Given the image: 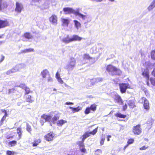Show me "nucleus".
Instances as JSON below:
<instances>
[{
  "instance_id": "1",
  "label": "nucleus",
  "mask_w": 155,
  "mask_h": 155,
  "mask_svg": "<svg viewBox=\"0 0 155 155\" xmlns=\"http://www.w3.org/2000/svg\"><path fill=\"white\" fill-rule=\"evenodd\" d=\"M107 70L109 74L112 76L120 75L122 73L120 69L111 65H109L107 66Z\"/></svg>"
},
{
  "instance_id": "2",
  "label": "nucleus",
  "mask_w": 155,
  "mask_h": 155,
  "mask_svg": "<svg viewBox=\"0 0 155 155\" xmlns=\"http://www.w3.org/2000/svg\"><path fill=\"white\" fill-rule=\"evenodd\" d=\"M82 39V38L78 35H74L71 38H70L69 35H68L66 37L63 38L62 39L61 41L64 43L67 44L73 41H80Z\"/></svg>"
},
{
  "instance_id": "3",
  "label": "nucleus",
  "mask_w": 155,
  "mask_h": 155,
  "mask_svg": "<svg viewBox=\"0 0 155 155\" xmlns=\"http://www.w3.org/2000/svg\"><path fill=\"white\" fill-rule=\"evenodd\" d=\"M54 114V112H51L48 115L43 114L41 116V121H43V122L46 121L51 122V118L53 116ZM51 125H52L51 123Z\"/></svg>"
},
{
  "instance_id": "4",
  "label": "nucleus",
  "mask_w": 155,
  "mask_h": 155,
  "mask_svg": "<svg viewBox=\"0 0 155 155\" xmlns=\"http://www.w3.org/2000/svg\"><path fill=\"white\" fill-rule=\"evenodd\" d=\"M76 65V61L74 58H71L68 64L66 67V68L68 71H72Z\"/></svg>"
},
{
  "instance_id": "5",
  "label": "nucleus",
  "mask_w": 155,
  "mask_h": 155,
  "mask_svg": "<svg viewBox=\"0 0 155 155\" xmlns=\"http://www.w3.org/2000/svg\"><path fill=\"white\" fill-rule=\"evenodd\" d=\"M132 132L135 135H139L142 132V128L140 124L134 126L132 128Z\"/></svg>"
},
{
  "instance_id": "6",
  "label": "nucleus",
  "mask_w": 155,
  "mask_h": 155,
  "mask_svg": "<svg viewBox=\"0 0 155 155\" xmlns=\"http://www.w3.org/2000/svg\"><path fill=\"white\" fill-rule=\"evenodd\" d=\"M119 85L120 92L122 93H125L127 89L130 87V85L127 83L120 84Z\"/></svg>"
},
{
  "instance_id": "7",
  "label": "nucleus",
  "mask_w": 155,
  "mask_h": 155,
  "mask_svg": "<svg viewBox=\"0 0 155 155\" xmlns=\"http://www.w3.org/2000/svg\"><path fill=\"white\" fill-rule=\"evenodd\" d=\"M97 108V105L94 104H92L90 107H87L84 113L86 114H87L90 112L91 110L93 111H95Z\"/></svg>"
},
{
  "instance_id": "8",
  "label": "nucleus",
  "mask_w": 155,
  "mask_h": 155,
  "mask_svg": "<svg viewBox=\"0 0 155 155\" xmlns=\"http://www.w3.org/2000/svg\"><path fill=\"white\" fill-rule=\"evenodd\" d=\"M140 102L143 103V107L145 109L148 110L149 109V103L148 101L144 97H142L140 100Z\"/></svg>"
},
{
  "instance_id": "9",
  "label": "nucleus",
  "mask_w": 155,
  "mask_h": 155,
  "mask_svg": "<svg viewBox=\"0 0 155 155\" xmlns=\"http://www.w3.org/2000/svg\"><path fill=\"white\" fill-rule=\"evenodd\" d=\"M54 136V134L52 132H51L46 135L44 136V137L46 140L49 141L53 140V138Z\"/></svg>"
},
{
  "instance_id": "10",
  "label": "nucleus",
  "mask_w": 155,
  "mask_h": 155,
  "mask_svg": "<svg viewBox=\"0 0 155 155\" xmlns=\"http://www.w3.org/2000/svg\"><path fill=\"white\" fill-rule=\"evenodd\" d=\"M15 11L18 13H20L22 10L23 8V6L21 3L18 2H16L15 5Z\"/></svg>"
},
{
  "instance_id": "11",
  "label": "nucleus",
  "mask_w": 155,
  "mask_h": 155,
  "mask_svg": "<svg viewBox=\"0 0 155 155\" xmlns=\"http://www.w3.org/2000/svg\"><path fill=\"white\" fill-rule=\"evenodd\" d=\"M8 25V22L7 20L0 19V28H5Z\"/></svg>"
},
{
  "instance_id": "12",
  "label": "nucleus",
  "mask_w": 155,
  "mask_h": 155,
  "mask_svg": "<svg viewBox=\"0 0 155 155\" xmlns=\"http://www.w3.org/2000/svg\"><path fill=\"white\" fill-rule=\"evenodd\" d=\"M49 20L54 25H56L57 24V17L55 15H52L49 18Z\"/></svg>"
},
{
  "instance_id": "13",
  "label": "nucleus",
  "mask_w": 155,
  "mask_h": 155,
  "mask_svg": "<svg viewBox=\"0 0 155 155\" xmlns=\"http://www.w3.org/2000/svg\"><path fill=\"white\" fill-rule=\"evenodd\" d=\"M8 6L7 2L5 0H0V11L2 9L7 8Z\"/></svg>"
},
{
  "instance_id": "14",
  "label": "nucleus",
  "mask_w": 155,
  "mask_h": 155,
  "mask_svg": "<svg viewBox=\"0 0 155 155\" xmlns=\"http://www.w3.org/2000/svg\"><path fill=\"white\" fill-rule=\"evenodd\" d=\"M63 11L65 12V14L74 13L75 12V11L72 8L69 7L64 8Z\"/></svg>"
},
{
  "instance_id": "15",
  "label": "nucleus",
  "mask_w": 155,
  "mask_h": 155,
  "mask_svg": "<svg viewBox=\"0 0 155 155\" xmlns=\"http://www.w3.org/2000/svg\"><path fill=\"white\" fill-rule=\"evenodd\" d=\"M17 66H15L14 68L8 71L6 74L8 75H11L12 74L17 72L18 70V69L17 68Z\"/></svg>"
},
{
  "instance_id": "16",
  "label": "nucleus",
  "mask_w": 155,
  "mask_h": 155,
  "mask_svg": "<svg viewBox=\"0 0 155 155\" xmlns=\"http://www.w3.org/2000/svg\"><path fill=\"white\" fill-rule=\"evenodd\" d=\"M42 78H46L48 76L50 75V74L49 71L47 69L44 70L42 71L41 74Z\"/></svg>"
},
{
  "instance_id": "17",
  "label": "nucleus",
  "mask_w": 155,
  "mask_h": 155,
  "mask_svg": "<svg viewBox=\"0 0 155 155\" xmlns=\"http://www.w3.org/2000/svg\"><path fill=\"white\" fill-rule=\"evenodd\" d=\"M61 21L63 23V25L64 26L67 27L69 23V21L68 19L65 18H62Z\"/></svg>"
},
{
  "instance_id": "18",
  "label": "nucleus",
  "mask_w": 155,
  "mask_h": 155,
  "mask_svg": "<svg viewBox=\"0 0 155 155\" xmlns=\"http://www.w3.org/2000/svg\"><path fill=\"white\" fill-rule=\"evenodd\" d=\"M155 7V0L151 2L149 6L148 7L147 9L148 11H150L152 10Z\"/></svg>"
},
{
  "instance_id": "19",
  "label": "nucleus",
  "mask_w": 155,
  "mask_h": 155,
  "mask_svg": "<svg viewBox=\"0 0 155 155\" xmlns=\"http://www.w3.org/2000/svg\"><path fill=\"white\" fill-rule=\"evenodd\" d=\"M53 117L51 118V122L53 124H54L56 121L59 118V117L57 114H55L54 113L53 114Z\"/></svg>"
},
{
  "instance_id": "20",
  "label": "nucleus",
  "mask_w": 155,
  "mask_h": 155,
  "mask_svg": "<svg viewBox=\"0 0 155 155\" xmlns=\"http://www.w3.org/2000/svg\"><path fill=\"white\" fill-rule=\"evenodd\" d=\"M115 100L117 102L120 104H123V101L120 97L118 95L116 96Z\"/></svg>"
},
{
  "instance_id": "21",
  "label": "nucleus",
  "mask_w": 155,
  "mask_h": 155,
  "mask_svg": "<svg viewBox=\"0 0 155 155\" xmlns=\"http://www.w3.org/2000/svg\"><path fill=\"white\" fill-rule=\"evenodd\" d=\"M66 123H67V121L61 119L58 120L57 122V124L58 126H61L63 125Z\"/></svg>"
},
{
  "instance_id": "22",
  "label": "nucleus",
  "mask_w": 155,
  "mask_h": 155,
  "mask_svg": "<svg viewBox=\"0 0 155 155\" xmlns=\"http://www.w3.org/2000/svg\"><path fill=\"white\" fill-rule=\"evenodd\" d=\"M69 108L70 109L72 110L73 113H75V112H78L81 110V108L79 106H78L76 108H74L71 107H69Z\"/></svg>"
},
{
  "instance_id": "23",
  "label": "nucleus",
  "mask_w": 155,
  "mask_h": 155,
  "mask_svg": "<svg viewBox=\"0 0 155 155\" xmlns=\"http://www.w3.org/2000/svg\"><path fill=\"white\" fill-rule=\"evenodd\" d=\"M25 38L28 39H31L32 38V35L29 32H26L24 35Z\"/></svg>"
},
{
  "instance_id": "24",
  "label": "nucleus",
  "mask_w": 155,
  "mask_h": 155,
  "mask_svg": "<svg viewBox=\"0 0 155 155\" xmlns=\"http://www.w3.org/2000/svg\"><path fill=\"white\" fill-rule=\"evenodd\" d=\"M142 75L145 76L147 79H149V73L147 69L144 70V71L142 73Z\"/></svg>"
},
{
  "instance_id": "25",
  "label": "nucleus",
  "mask_w": 155,
  "mask_h": 155,
  "mask_svg": "<svg viewBox=\"0 0 155 155\" xmlns=\"http://www.w3.org/2000/svg\"><path fill=\"white\" fill-rule=\"evenodd\" d=\"M74 25L77 29H78L81 27V24L79 21L76 20H74Z\"/></svg>"
},
{
  "instance_id": "26",
  "label": "nucleus",
  "mask_w": 155,
  "mask_h": 155,
  "mask_svg": "<svg viewBox=\"0 0 155 155\" xmlns=\"http://www.w3.org/2000/svg\"><path fill=\"white\" fill-rule=\"evenodd\" d=\"M34 49L31 48H29L28 49H25L23 50H22L21 51V53H26L29 52L33 51Z\"/></svg>"
},
{
  "instance_id": "27",
  "label": "nucleus",
  "mask_w": 155,
  "mask_h": 155,
  "mask_svg": "<svg viewBox=\"0 0 155 155\" xmlns=\"http://www.w3.org/2000/svg\"><path fill=\"white\" fill-rule=\"evenodd\" d=\"M21 131V129L19 127L17 129V132L18 135V140L20 139L21 138L22 134Z\"/></svg>"
},
{
  "instance_id": "28",
  "label": "nucleus",
  "mask_w": 155,
  "mask_h": 155,
  "mask_svg": "<svg viewBox=\"0 0 155 155\" xmlns=\"http://www.w3.org/2000/svg\"><path fill=\"white\" fill-rule=\"evenodd\" d=\"M128 105L131 108H133L135 106L134 101L132 100L129 101L128 103Z\"/></svg>"
},
{
  "instance_id": "29",
  "label": "nucleus",
  "mask_w": 155,
  "mask_h": 155,
  "mask_svg": "<svg viewBox=\"0 0 155 155\" xmlns=\"http://www.w3.org/2000/svg\"><path fill=\"white\" fill-rule=\"evenodd\" d=\"M115 115L117 117H118L121 118H124L126 117V116L125 115L123 114L120 113H116Z\"/></svg>"
},
{
  "instance_id": "30",
  "label": "nucleus",
  "mask_w": 155,
  "mask_h": 155,
  "mask_svg": "<svg viewBox=\"0 0 155 155\" xmlns=\"http://www.w3.org/2000/svg\"><path fill=\"white\" fill-rule=\"evenodd\" d=\"M91 52L92 53H96L97 52V49L96 46H94L92 48Z\"/></svg>"
},
{
  "instance_id": "31",
  "label": "nucleus",
  "mask_w": 155,
  "mask_h": 155,
  "mask_svg": "<svg viewBox=\"0 0 155 155\" xmlns=\"http://www.w3.org/2000/svg\"><path fill=\"white\" fill-rule=\"evenodd\" d=\"M90 136V134L89 133H85L82 136L83 138H82L83 141H84V140L87 137Z\"/></svg>"
},
{
  "instance_id": "32",
  "label": "nucleus",
  "mask_w": 155,
  "mask_h": 155,
  "mask_svg": "<svg viewBox=\"0 0 155 155\" xmlns=\"http://www.w3.org/2000/svg\"><path fill=\"white\" fill-rule=\"evenodd\" d=\"M41 142L40 139H38L34 141V142L33 143V147H35L37 146L38 144L40 143Z\"/></svg>"
},
{
  "instance_id": "33",
  "label": "nucleus",
  "mask_w": 155,
  "mask_h": 155,
  "mask_svg": "<svg viewBox=\"0 0 155 155\" xmlns=\"http://www.w3.org/2000/svg\"><path fill=\"white\" fill-rule=\"evenodd\" d=\"M103 80V79L100 77L93 79V81H95L96 83L102 81Z\"/></svg>"
},
{
  "instance_id": "34",
  "label": "nucleus",
  "mask_w": 155,
  "mask_h": 155,
  "mask_svg": "<svg viewBox=\"0 0 155 155\" xmlns=\"http://www.w3.org/2000/svg\"><path fill=\"white\" fill-rule=\"evenodd\" d=\"M76 14L78 15L79 17L81 18L83 20L85 19L86 16L79 12H77Z\"/></svg>"
},
{
  "instance_id": "35",
  "label": "nucleus",
  "mask_w": 155,
  "mask_h": 155,
  "mask_svg": "<svg viewBox=\"0 0 155 155\" xmlns=\"http://www.w3.org/2000/svg\"><path fill=\"white\" fill-rule=\"evenodd\" d=\"M16 143L17 142L15 140H12L8 143V144L11 147L16 145Z\"/></svg>"
},
{
  "instance_id": "36",
  "label": "nucleus",
  "mask_w": 155,
  "mask_h": 155,
  "mask_svg": "<svg viewBox=\"0 0 155 155\" xmlns=\"http://www.w3.org/2000/svg\"><path fill=\"white\" fill-rule=\"evenodd\" d=\"M16 66H17V68L18 69V68H24L26 67V65L24 64H21L17 65Z\"/></svg>"
},
{
  "instance_id": "37",
  "label": "nucleus",
  "mask_w": 155,
  "mask_h": 155,
  "mask_svg": "<svg viewBox=\"0 0 155 155\" xmlns=\"http://www.w3.org/2000/svg\"><path fill=\"white\" fill-rule=\"evenodd\" d=\"M97 127L93 131L89 132L90 134L94 135L97 132Z\"/></svg>"
},
{
  "instance_id": "38",
  "label": "nucleus",
  "mask_w": 155,
  "mask_h": 155,
  "mask_svg": "<svg viewBox=\"0 0 155 155\" xmlns=\"http://www.w3.org/2000/svg\"><path fill=\"white\" fill-rule=\"evenodd\" d=\"M46 78L47 79V81L48 82H52L53 81V79L51 77L50 75L48 76Z\"/></svg>"
},
{
  "instance_id": "39",
  "label": "nucleus",
  "mask_w": 155,
  "mask_h": 155,
  "mask_svg": "<svg viewBox=\"0 0 155 155\" xmlns=\"http://www.w3.org/2000/svg\"><path fill=\"white\" fill-rule=\"evenodd\" d=\"M151 58L154 60H155V50L152 51L151 53Z\"/></svg>"
},
{
  "instance_id": "40",
  "label": "nucleus",
  "mask_w": 155,
  "mask_h": 155,
  "mask_svg": "<svg viewBox=\"0 0 155 155\" xmlns=\"http://www.w3.org/2000/svg\"><path fill=\"white\" fill-rule=\"evenodd\" d=\"M25 94H28L31 92L30 89L27 87H24Z\"/></svg>"
},
{
  "instance_id": "41",
  "label": "nucleus",
  "mask_w": 155,
  "mask_h": 155,
  "mask_svg": "<svg viewBox=\"0 0 155 155\" xmlns=\"http://www.w3.org/2000/svg\"><path fill=\"white\" fill-rule=\"evenodd\" d=\"M83 58L84 59H91V58L88 54H85Z\"/></svg>"
},
{
  "instance_id": "42",
  "label": "nucleus",
  "mask_w": 155,
  "mask_h": 155,
  "mask_svg": "<svg viewBox=\"0 0 155 155\" xmlns=\"http://www.w3.org/2000/svg\"><path fill=\"white\" fill-rule=\"evenodd\" d=\"M102 151L101 150L97 149L95 152V154L97 155H99L102 153Z\"/></svg>"
},
{
  "instance_id": "43",
  "label": "nucleus",
  "mask_w": 155,
  "mask_h": 155,
  "mask_svg": "<svg viewBox=\"0 0 155 155\" xmlns=\"http://www.w3.org/2000/svg\"><path fill=\"white\" fill-rule=\"evenodd\" d=\"M104 140H105V137L103 135H102V137H101V140L100 141V144H101V145H103L104 143Z\"/></svg>"
},
{
  "instance_id": "44",
  "label": "nucleus",
  "mask_w": 155,
  "mask_h": 155,
  "mask_svg": "<svg viewBox=\"0 0 155 155\" xmlns=\"http://www.w3.org/2000/svg\"><path fill=\"white\" fill-rule=\"evenodd\" d=\"M31 96L30 95L27 96L26 97V101L28 102H31L32 101L31 99Z\"/></svg>"
},
{
  "instance_id": "45",
  "label": "nucleus",
  "mask_w": 155,
  "mask_h": 155,
  "mask_svg": "<svg viewBox=\"0 0 155 155\" xmlns=\"http://www.w3.org/2000/svg\"><path fill=\"white\" fill-rule=\"evenodd\" d=\"M26 129L28 131L29 133H30V132L31 130V127L28 124H27V128Z\"/></svg>"
},
{
  "instance_id": "46",
  "label": "nucleus",
  "mask_w": 155,
  "mask_h": 155,
  "mask_svg": "<svg viewBox=\"0 0 155 155\" xmlns=\"http://www.w3.org/2000/svg\"><path fill=\"white\" fill-rule=\"evenodd\" d=\"M80 150L82 152H85L86 150L84 148V146H80Z\"/></svg>"
},
{
  "instance_id": "47",
  "label": "nucleus",
  "mask_w": 155,
  "mask_h": 155,
  "mask_svg": "<svg viewBox=\"0 0 155 155\" xmlns=\"http://www.w3.org/2000/svg\"><path fill=\"white\" fill-rule=\"evenodd\" d=\"M134 140L132 139H129L127 141L128 145L131 144L133 143Z\"/></svg>"
},
{
  "instance_id": "48",
  "label": "nucleus",
  "mask_w": 155,
  "mask_h": 155,
  "mask_svg": "<svg viewBox=\"0 0 155 155\" xmlns=\"http://www.w3.org/2000/svg\"><path fill=\"white\" fill-rule=\"evenodd\" d=\"M148 146H144L142 147H140V150H146L147 148H148Z\"/></svg>"
},
{
  "instance_id": "49",
  "label": "nucleus",
  "mask_w": 155,
  "mask_h": 155,
  "mask_svg": "<svg viewBox=\"0 0 155 155\" xmlns=\"http://www.w3.org/2000/svg\"><path fill=\"white\" fill-rule=\"evenodd\" d=\"M6 153L8 155H14V153L11 151L8 150Z\"/></svg>"
},
{
  "instance_id": "50",
  "label": "nucleus",
  "mask_w": 155,
  "mask_h": 155,
  "mask_svg": "<svg viewBox=\"0 0 155 155\" xmlns=\"http://www.w3.org/2000/svg\"><path fill=\"white\" fill-rule=\"evenodd\" d=\"M84 141H83L82 140L81 141L79 142V147L84 146Z\"/></svg>"
},
{
  "instance_id": "51",
  "label": "nucleus",
  "mask_w": 155,
  "mask_h": 155,
  "mask_svg": "<svg viewBox=\"0 0 155 155\" xmlns=\"http://www.w3.org/2000/svg\"><path fill=\"white\" fill-rule=\"evenodd\" d=\"M58 82L61 84H63L64 82L62 80L61 78H60L57 79Z\"/></svg>"
},
{
  "instance_id": "52",
  "label": "nucleus",
  "mask_w": 155,
  "mask_h": 155,
  "mask_svg": "<svg viewBox=\"0 0 155 155\" xmlns=\"http://www.w3.org/2000/svg\"><path fill=\"white\" fill-rule=\"evenodd\" d=\"M90 82L91 83V84L92 85H94L95 84V83H96L95 81H93V79H92L91 80Z\"/></svg>"
},
{
  "instance_id": "53",
  "label": "nucleus",
  "mask_w": 155,
  "mask_h": 155,
  "mask_svg": "<svg viewBox=\"0 0 155 155\" xmlns=\"http://www.w3.org/2000/svg\"><path fill=\"white\" fill-rule=\"evenodd\" d=\"M56 77L57 79L60 78V74L58 72H57L56 74Z\"/></svg>"
},
{
  "instance_id": "54",
  "label": "nucleus",
  "mask_w": 155,
  "mask_h": 155,
  "mask_svg": "<svg viewBox=\"0 0 155 155\" xmlns=\"http://www.w3.org/2000/svg\"><path fill=\"white\" fill-rule=\"evenodd\" d=\"M65 104L67 105H73L74 104V103L71 102H66L65 103Z\"/></svg>"
},
{
  "instance_id": "55",
  "label": "nucleus",
  "mask_w": 155,
  "mask_h": 155,
  "mask_svg": "<svg viewBox=\"0 0 155 155\" xmlns=\"http://www.w3.org/2000/svg\"><path fill=\"white\" fill-rule=\"evenodd\" d=\"M84 26L86 28H87L89 26H88L87 25V22H85L84 23Z\"/></svg>"
},
{
  "instance_id": "56",
  "label": "nucleus",
  "mask_w": 155,
  "mask_h": 155,
  "mask_svg": "<svg viewBox=\"0 0 155 155\" xmlns=\"http://www.w3.org/2000/svg\"><path fill=\"white\" fill-rule=\"evenodd\" d=\"M147 124H149L150 127H151V126L152 125V122H150L148 121H147Z\"/></svg>"
},
{
  "instance_id": "57",
  "label": "nucleus",
  "mask_w": 155,
  "mask_h": 155,
  "mask_svg": "<svg viewBox=\"0 0 155 155\" xmlns=\"http://www.w3.org/2000/svg\"><path fill=\"white\" fill-rule=\"evenodd\" d=\"M20 86L23 89H25L24 87H26L25 86V84H21Z\"/></svg>"
},
{
  "instance_id": "58",
  "label": "nucleus",
  "mask_w": 155,
  "mask_h": 155,
  "mask_svg": "<svg viewBox=\"0 0 155 155\" xmlns=\"http://www.w3.org/2000/svg\"><path fill=\"white\" fill-rule=\"evenodd\" d=\"M1 111H2V112L3 113H4L5 114V115H7V111L6 110H2Z\"/></svg>"
},
{
  "instance_id": "59",
  "label": "nucleus",
  "mask_w": 155,
  "mask_h": 155,
  "mask_svg": "<svg viewBox=\"0 0 155 155\" xmlns=\"http://www.w3.org/2000/svg\"><path fill=\"white\" fill-rule=\"evenodd\" d=\"M152 74L153 75L155 76V68L153 69V71L152 72Z\"/></svg>"
},
{
  "instance_id": "60",
  "label": "nucleus",
  "mask_w": 155,
  "mask_h": 155,
  "mask_svg": "<svg viewBox=\"0 0 155 155\" xmlns=\"http://www.w3.org/2000/svg\"><path fill=\"white\" fill-rule=\"evenodd\" d=\"M127 105L126 104L123 107V109L124 110H125L127 108Z\"/></svg>"
},
{
  "instance_id": "61",
  "label": "nucleus",
  "mask_w": 155,
  "mask_h": 155,
  "mask_svg": "<svg viewBox=\"0 0 155 155\" xmlns=\"http://www.w3.org/2000/svg\"><path fill=\"white\" fill-rule=\"evenodd\" d=\"M111 136L110 135H108V136H107V141H110V138H111Z\"/></svg>"
},
{
  "instance_id": "62",
  "label": "nucleus",
  "mask_w": 155,
  "mask_h": 155,
  "mask_svg": "<svg viewBox=\"0 0 155 155\" xmlns=\"http://www.w3.org/2000/svg\"><path fill=\"white\" fill-rule=\"evenodd\" d=\"M4 58H5L4 56H2V57L1 60L0 61V62H2L3 61V60H4Z\"/></svg>"
},
{
  "instance_id": "63",
  "label": "nucleus",
  "mask_w": 155,
  "mask_h": 155,
  "mask_svg": "<svg viewBox=\"0 0 155 155\" xmlns=\"http://www.w3.org/2000/svg\"><path fill=\"white\" fill-rule=\"evenodd\" d=\"M40 0H32L33 2H38Z\"/></svg>"
},
{
  "instance_id": "64",
  "label": "nucleus",
  "mask_w": 155,
  "mask_h": 155,
  "mask_svg": "<svg viewBox=\"0 0 155 155\" xmlns=\"http://www.w3.org/2000/svg\"><path fill=\"white\" fill-rule=\"evenodd\" d=\"M152 83L154 85H155V79L152 81Z\"/></svg>"
}]
</instances>
